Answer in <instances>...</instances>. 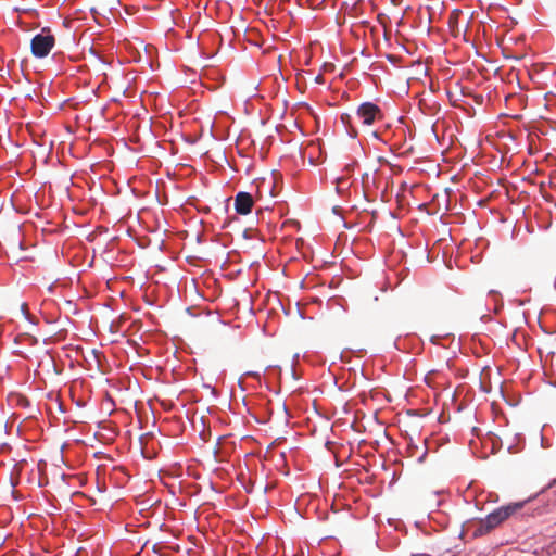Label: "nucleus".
Masks as SVG:
<instances>
[{
    "mask_svg": "<svg viewBox=\"0 0 556 556\" xmlns=\"http://www.w3.org/2000/svg\"><path fill=\"white\" fill-rule=\"evenodd\" d=\"M501 371L495 366H484L480 370V382H491V380H498Z\"/></svg>",
    "mask_w": 556,
    "mask_h": 556,
    "instance_id": "obj_5",
    "label": "nucleus"
},
{
    "mask_svg": "<svg viewBox=\"0 0 556 556\" xmlns=\"http://www.w3.org/2000/svg\"><path fill=\"white\" fill-rule=\"evenodd\" d=\"M356 115L364 125H372L376 118H381V111L378 105L371 102H365L357 109Z\"/></svg>",
    "mask_w": 556,
    "mask_h": 556,
    "instance_id": "obj_3",
    "label": "nucleus"
},
{
    "mask_svg": "<svg viewBox=\"0 0 556 556\" xmlns=\"http://www.w3.org/2000/svg\"><path fill=\"white\" fill-rule=\"evenodd\" d=\"M346 118H350V116H349V115H345V114L341 116V119H342L343 122H345V119H346Z\"/></svg>",
    "mask_w": 556,
    "mask_h": 556,
    "instance_id": "obj_17",
    "label": "nucleus"
},
{
    "mask_svg": "<svg viewBox=\"0 0 556 556\" xmlns=\"http://www.w3.org/2000/svg\"><path fill=\"white\" fill-rule=\"evenodd\" d=\"M105 397H106L108 401H110L112 404H114V400H113L112 395L109 392L105 393Z\"/></svg>",
    "mask_w": 556,
    "mask_h": 556,
    "instance_id": "obj_14",
    "label": "nucleus"
},
{
    "mask_svg": "<svg viewBox=\"0 0 556 556\" xmlns=\"http://www.w3.org/2000/svg\"><path fill=\"white\" fill-rule=\"evenodd\" d=\"M290 371H291V374H292L293 379H295V380H296V379H300V376H298V375H296V371H295V369L293 368V366H290Z\"/></svg>",
    "mask_w": 556,
    "mask_h": 556,
    "instance_id": "obj_11",
    "label": "nucleus"
},
{
    "mask_svg": "<svg viewBox=\"0 0 556 556\" xmlns=\"http://www.w3.org/2000/svg\"><path fill=\"white\" fill-rule=\"evenodd\" d=\"M204 387H206L207 389H210L214 395H216V394H217V393H216L215 388H214V387H212V384H204Z\"/></svg>",
    "mask_w": 556,
    "mask_h": 556,
    "instance_id": "obj_13",
    "label": "nucleus"
},
{
    "mask_svg": "<svg viewBox=\"0 0 556 556\" xmlns=\"http://www.w3.org/2000/svg\"><path fill=\"white\" fill-rule=\"evenodd\" d=\"M12 400L16 401V404L20 405V406H23V407L29 406L28 399L26 396L22 395V394H14V395H12Z\"/></svg>",
    "mask_w": 556,
    "mask_h": 556,
    "instance_id": "obj_7",
    "label": "nucleus"
},
{
    "mask_svg": "<svg viewBox=\"0 0 556 556\" xmlns=\"http://www.w3.org/2000/svg\"><path fill=\"white\" fill-rule=\"evenodd\" d=\"M498 392L501 395H503V392H504L503 384H498Z\"/></svg>",
    "mask_w": 556,
    "mask_h": 556,
    "instance_id": "obj_16",
    "label": "nucleus"
},
{
    "mask_svg": "<svg viewBox=\"0 0 556 556\" xmlns=\"http://www.w3.org/2000/svg\"><path fill=\"white\" fill-rule=\"evenodd\" d=\"M245 377H252V378H255V379H260V378H261V377H260V375H258V372H247V374H244V375L241 377V379H243V378H245Z\"/></svg>",
    "mask_w": 556,
    "mask_h": 556,
    "instance_id": "obj_10",
    "label": "nucleus"
},
{
    "mask_svg": "<svg viewBox=\"0 0 556 556\" xmlns=\"http://www.w3.org/2000/svg\"><path fill=\"white\" fill-rule=\"evenodd\" d=\"M521 507V503H515L500 507L496 510L492 511L484 519H481L478 522L477 528L473 530L475 536H480L489 533L491 530L496 528L498 525H501L504 520H506L509 516L519 510Z\"/></svg>",
    "mask_w": 556,
    "mask_h": 556,
    "instance_id": "obj_1",
    "label": "nucleus"
},
{
    "mask_svg": "<svg viewBox=\"0 0 556 556\" xmlns=\"http://www.w3.org/2000/svg\"><path fill=\"white\" fill-rule=\"evenodd\" d=\"M315 81H316L317 84H324V76H323V75H320V74H319V75H317V76L315 77Z\"/></svg>",
    "mask_w": 556,
    "mask_h": 556,
    "instance_id": "obj_12",
    "label": "nucleus"
},
{
    "mask_svg": "<svg viewBox=\"0 0 556 556\" xmlns=\"http://www.w3.org/2000/svg\"><path fill=\"white\" fill-rule=\"evenodd\" d=\"M434 379L450 380V378L442 370L432 369V370L428 371V374L425 377V380H426V382H429Z\"/></svg>",
    "mask_w": 556,
    "mask_h": 556,
    "instance_id": "obj_6",
    "label": "nucleus"
},
{
    "mask_svg": "<svg viewBox=\"0 0 556 556\" xmlns=\"http://www.w3.org/2000/svg\"><path fill=\"white\" fill-rule=\"evenodd\" d=\"M458 15H459L458 11H453L452 12V14L450 15V25H453V23L456 22Z\"/></svg>",
    "mask_w": 556,
    "mask_h": 556,
    "instance_id": "obj_9",
    "label": "nucleus"
},
{
    "mask_svg": "<svg viewBox=\"0 0 556 556\" xmlns=\"http://www.w3.org/2000/svg\"><path fill=\"white\" fill-rule=\"evenodd\" d=\"M128 402H134L135 404H137V400H128Z\"/></svg>",
    "mask_w": 556,
    "mask_h": 556,
    "instance_id": "obj_19",
    "label": "nucleus"
},
{
    "mask_svg": "<svg viewBox=\"0 0 556 556\" xmlns=\"http://www.w3.org/2000/svg\"><path fill=\"white\" fill-rule=\"evenodd\" d=\"M93 361L96 362L97 366L99 367V358L97 354L92 353Z\"/></svg>",
    "mask_w": 556,
    "mask_h": 556,
    "instance_id": "obj_15",
    "label": "nucleus"
},
{
    "mask_svg": "<svg viewBox=\"0 0 556 556\" xmlns=\"http://www.w3.org/2000/svg\"><path fill=\"white\" fill-rule=\"evenodd\" d=\"M253 204V197L249 192L240 191L235 197V210L239 215L251 213Z\"/></svg>",
    "mask_w": 556,
    "mask_h": 556,
    "instance_id": "obj_4",
    "label": "nucleus"
},
{
    "mask_svg": "<svg viewBox=\"0 0 556 556\" xmlns=\"http://www.w3.org/2000/svg\"><path fill=\"white\" fill-rule=\"evenodd\" d=\"M241 388V391H245V388H243V384H239Z\"/></svg>",
    "mask_w": 556,
    "mask_h": 556,
    "instance_id": "obj_18",
    "label": "nucleus"
},
{
    "mask_svg": "<svg viewBox=\"0 0 556 556\" xmlns=\"http://www.w3.org/2000/svg\"><path fill=\"white\" fill-rule=\"evenodd\" d=\"M479 388H480L481 392H483V393H490V392H491V389H492V384H484V383H481V384H479Z\"/></svg>",
    "mask_w": 556,
    "mask_h": 556,
    "instance_id": "obj_8",
    "label": "nucleus"
},
{
    "mask_svg": "<svg viewBox=\"0 0 556 556\" xmlns=\"http://www.w3.org/2000/svg\"><path fill=\"white\" fill-rule=\"evenodd\" d=\"M55 45V38L50 34V30L43 28L40 34H37L30 42L31 53L36 58L47 56Z\"/></svg>",
    "mask_w": 556,
    "mask_h": 556,
    "instance_id": "obj_2",
    "label": "nucleus"
}]
</instances>
